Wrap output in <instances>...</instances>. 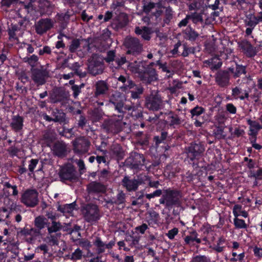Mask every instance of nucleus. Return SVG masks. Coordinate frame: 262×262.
<instances>
[{
    "label": "nucleus",
    "mask_w": 262,
    "mask_h": 262,
    "mask_svg": "<svg viewBox=\"0 0 262 262\" xmlns=\"http://www.w3.org/2000/svg\"><path fill=\"white\" fill-rule=\"evenodd\" d=\"M245 23L247 27L254 28L258 24L256 21V16L253 15H250L246 17Z\"/></svg>",
    "instance_id": "obj_51"
},
{
    "label": "nucleus",
    "mask_w": 262,
    "mask_h": 262,
    "mask_svg": "<svg viewBox=\"0 0 262 262\" xmlns=\"http://www.w3.org/2000/svg\"><path fill=\"white\" fill-rule=\"evenodd\" d=\"M38 57L35 54L32 55L30 57H26L24 58L23 59L25 62L28 63L32 68L36 66L38 62Z\"/></svg>",
    "instance_id": "obj_50"
},
{
    "label": "nucleus",
    "mask_w": 262,
    "mask_h": 262,
    "mask_svg": "<svg viewBox=\"0 0 262 262\" xmlns=\"http://www.w3.org/2000/svg\"><path fill=\"white\" fill-rule=\"evenodd\" d=\"M159 220V214L155 211L149 212L148 215L146 217V221L149 226L158 224Z\"/></svg>",
    "instance_id": "obj_37"
},
{
    "label": "nucleus",
    "mask_w": 262,
    "mask_h": 262,
    "mask_svg": "<svg viewBox=\"0 0 262 262\" xmlns=\"http://www.w3.org/2000/svg\"><path fill=\"white\" fill-rule=\"evenodd\" d=\"M54 8V5L50 1L39 0L38 11L41 16L51 15Z\"/></svg>",
    "instance_id": "obj_22"
},
{
    "label": "nucleus",
    "mask_w": 262,
    "mask_h": 262,
    "mask_svg": "<svg viewBox=\"0 0 262 262\" xmlns=\"http://www.w3.org/2000/svg\"><path fill=\"white\" fill-rule=\"evenodd\" d=\"M234 225L237 229H246L247 225L244 220L239 219L237 217H235L233 220Z\"/></svg>",
    "instance_id": "obj_56"
},
{
    "label": "nucleus",
    "mask_w": 262,
    "mask_h": 262,
    "mask_svg": "<svg viewBox=\"0 0 262 262\" xmlns=\"http://www.w3.org/2000/svg\"><path fill=\"white\" fill-rule=\"evenodd\" d=\"M112 153L118 160L122 159L124 154L121 146L118 144H114L112 146Z\"/></svg>",
    "instance_id": "obj_42"
},
{
    "label": "nucleus",
    "mask_w": 262,
    "mask_h": 262,
    "mask_svg": "<svg viewBox=\"0 0 262 262\" xmlns=\"http://www.w3.org/2000/svg\"><path fill=\"white\" fill-rule=\"evenodd\" d=\"M173 18V11L170 8H166L165 10V15L163 19V22L164 24L168 25L169 24L171 20Z\"/></svg>",
    "instance_id": "obj_54"
},
{
    "label": "nucleus",
    "mask_w": 262,
    "mask_h": 262,
    "mask_svg": "<svg viewBox=\"0 0 262 262\" xmlns=\"http://www.w3.org/2000/svg\"><path fill=\"white\" fill-rule=\"evenodd\" d=\"M214 111H217L214 118V126L216 125H225V122L227 119V113L223 107L220 106H214Z\"/></svg>",
    "instance_id": "obj_23"
},
{
    "label": "nucleus",
    "mask_w": 262,
    "mask_h": 262,
    "mask_svg": "<svg viewBox=\"0 0 262 262\" xmlns=\"http://www.w3.org/2000/svg\"><path fill=\"white\" fill-rule=\"evenodd\" d=\"M93 39L92 37H88L87 38H83L80 37L79 38H73L68 46L69 51L70 53H75L78 49L80 47V44L82 42H84L82 46L83 49H86L87 51H89L91 49V45L92 43Z\"/></svg>",
    "instance_id": "obj_13"
},
{
    "label": "nucleus",
    "mask_w": 262,
    "mask_h": 262,
    "mask_svg": "<svg viewBox=\"0 0 262 262\" xmlns=\"http://www.w3.org/2000/svg\"><path fill=\"white\" fill-rule=\"evenodd\" d=\"M135 90L131 91V97L134 99L140 98V95L143 92V88L141 86H138L136 85Z\"/></svg>",
    "instance_id": "obj_59"
},
{
    "label": "nucleus",
    "mask_w": 262,
    "mask_h": 262,
    "mask_svg": "<svg viewBox=\"0 0 262 262\" xmlns=\"http://www.w3.org/2000/svg\"><path fill=\"white\" fill-rule=\"evenodd\" d=\"M188 15H189V19L194 24H197L199 22L202 23L203 21L202 16L200 14L194 12Z\"/></svg>",
    "instance_id": "obj_58"
},
{
    "label": "nucleus",
    "mask_w": 262,
    "mask_h": 262,
    "mask_svg": "<svg viewBox=\"0 0 262 262\" xmlns=\"http://www.w3.org/2000/svg\"><path fill=\"white\" fill-rule=\"evenodd\" d=\"M4 186V193L7 195L16 196L18 194L17 187L15 185L11 184L10 182H4L2 183Z\"/></svg>",
    "instance_id": "obj_33"
},
{
    "label": "nucleus",
    "mask_w": 262,
    "mask_h": 262,
    "mask_svg": "<svg viewBox=\"0 0 262 262\" xmlns=\"http://www.w3.org/2000/svg\"><path fill=\"white\" fill-rule=\"evenodd\" d=\"M242 52L248 58L254 57L257 54L256 48L247 39H243L238 42Z\"/></svg>",
    "instance_id": "obj_17"
},
{
    "label": "nucleus",
    "mask_w": 262,
    "mask_h": 262,
    "mask_svg": "<svg viewBox=\"0 0 262 262\" xmlns=\"http://www.w3.org/2000/svg\"><path fill=\"white\" fill-rule=\"evenodd\" d=\"M136 86L134 82L130 78L127 80L125 83H123L122 86L121 87V89L123 92H126L133 89Z\"/></svg>",
    "instance_id": "obj_57"
},
{
    "label": "nucleus",
    "mask_w": 262,
    "mask_h": 262,
    "mask_svg": "<svg viewBox=\"0 0 262 262\" xmlns=\"http://www.w3.org/2000/svg\"><path fill=\"white\" fill-rule=\"evenodd\" d=\"M76 244L87 251H89L92 246L91 242L85 238L77 239L76 241Z\"/></svg>",
    "instance_id": "obj_45"
},
{
    "label": "nucleus",
    "mask_w": 262,
    "mask_h": 262,
    "mask_svg": "<svg viewBox=\"0 0 262 262\" xmlns=\"http://www.w3.org/2000/svg\"><path fill=\"white\" fill-rule=\"evenodd\" d=\"M116 52L115 50H109L107 52L106 56L104 58L106 62L110 63L111 62L115 61Z\"/></svg>",
    "instance_id": "obj_61"
},
{
    "label": "nucleus",
    "mask_w": 262,
    "mask_h": 262,
    "mask_svg": "<svg viewBox=\"0 0 262 262\" xmlns=\"http://www.w3.org/2000/svg\"><path fill=\"white\" fill-rule=\"evenodd\" d=\"M20 200L26 207L34 208L39 203L38 192L35 189H27L22 193Z\"/></svg>",
    "instance_id": "obj_6"
},
{
    "label": "nucleus",
    "mask_w": 262,
    "mask_h": 262,
    "mask_svg": "<svg viewBox=\"0 0 262 262\" xmlns=\"http://www.w3.org/2000/svg\"><path fill=\"white\" fill-rule=\"evenodd\" d=\"M125 108L129 111L130 115L135 119H139L142 117V112L137 106L126 107Z\"/></svg>",
    "instance_id": "obj_41"
},
{
    "label": "nucleus",
    "mask_w": 262,
    "mask_h": 262,
    "mask_svg": "<svg viewBox=\"0 0 262 262\" xmlns=\"http://www.w3.org/2000/svg\"><path fill=\"white\" fill-rule=\"evenodd\" d=\"M205 150L204 145L200 142H192L186 148L187 157L188 162L194 168L199 167L198 160Z\"/></svg>",
    "instance_id": "obj_4"
},
{
    "label": "nucleus",
    "mask_w": 262,
    "mask_h": 262,
    "mask_svg": "<svg viewBox=\"0 0 262 262\" xmlns=\"http://www.w3.org/2000/svg\"><path fill=\"white\" fill-rule=\"evenodd\" d=\"M145 161V159L143 154L135 151L129 154L125 163L131 169H138L144 165Z\"/></svg>",
    "instance_id": "obj_10"
},
{
    "label": "nucleus",
    "mask_w": 262,
    "mask_h": 262,
    "mask_svg": "<svg viewBox=\"0 0 262 262\" xmlns=\"http://www.w3.org/2000/svg\"><path fill=\"white\" fill-rule=\"evenodd\" d=\"M31 79L37 85H42L46 82V78L49 76V72L43 69L42 67L40 68H34L31 71Z\"/></svg>",
    "instance_id": "obj_16"
},
{
    "label": "nucleus",
    "mask_w": 262,
    "mask_h": 262,
    "mask_svg": "<svg viewBox=\"0 0 262 262\" xmlns=\"http://www.w3.org/2000/svg\"><path fill=\"white\" fill-rule=\"evenodd\" d=\"M76 203L73 202L70 204H67L63 205H60L58 207V210L62 213H71L75 208Z\"/></svg>",
    "instance_id": "obj_46"
},
{
    "label": "nucleus",
    "mask_w": 262,
    "mask_h": 262,
    "mask_svg": "<svg viewBox=\"0 0 262 262\" xmlns=\"http://www.w3.org/2000/svg\"><path fill=\"white\" fill-rule=\"evenodd\" d=\"M215 127L216 129V130H214V137L217 139H225L226 137V134L224 130L225 125H216Z\"/></svg>",
    "instance_id": "obj_44"
},
{
    "label": "nucleus",
    "mask_w": 262,
    "mask_h": 262,
    "mask_svg": "<svg viewBox=\"0 0 262 262\" xmlns=\"http://www.w3.org/2000/svg\"><path fill=\"white\" fill-rule=\"evenodd\" d=\"M128 23V16L125 13H120L114 20L113 25H115V28L120 29L125 27Z\"/></svg>",
    "instance_id": "obj_28"
},
{
    "label": "nucleus",
    "mask_w": 262,
    "mask_h": 262,
    "mask_svg": "<svg viewBox=\"0 0 262 262\" xmlns=\"http://www.w3.org/2000/svg\"><path fill=\"white\" fill-rule=\"evenodd\" d=\"M41 235V231H38L35 227L33 228L30 226L29 237L27 238V241L32 242Z\"/></svg>",
    "instance_id": "obj_49"
},
{
    "label": "nucleus",
    "mask_w": 262,
    "mask_h": 262,
    "mask_svg": "<svg viewBox=\"0 0 262 262\" xmlns=\"http://www.w3.org/2000/svg\"><path fill=\"white\" fill-rule=\"evenodd\" d=\"M10 126L11 129L15 132H20L24 126V118L17 115L13 116Z\"/></svg>",
    "instance_id": "obj_27"
},
{
    "label": "nucleus",
    "mask_w": 262,
    "mask_h": 262,
    "mask_svg": "<svg viewBox=\"0 0 262 262\" xmlns=\"http://www.w3.org/2000/svg\"><path fill=\"white\" fill-rule=\"evenodd\" d=\"M142 4L143 11L147 14H148L156 6V4L151 0H142Z\"/></svg>",
    "instance_id": "obj_40"
},
{
    "label": "nucleus",
    "mask_w": 262,
    "mask_h": 262,
    "mask_svg": "<svg viewBox=\"0 0 262 262\" xmlns=\"http://www.w3.org/2000/svg\"><path fill=\"white\" fill-rule=\"evenodd\" d=\"M183 52L182 53V56L186 57L188 56L190 54H194L195 51V47H189L186 43L183 44Z\"/></svg>",
    "instance_id": "obj_52"
},
{
    "label": "nucleus",
    "mask_w": 262,
    "mask_h": 262,
    "mask_svg": "<svg viewBox=\"0 0 262 262\" xmlns=\"http://www.w3.org/2000/svg\"><path fill=\"white\" fill-rule=\"evenodd\" d=\"M163 105L162 99L158 93L151 94L145 98V106L150 111H158Z\"/></svg>",
    "instance_id": "obj_12"
},
{
    "label": "nucleus",
    "mask_w": 262,
    "mask_h": 262,
    "mask_svg": "<svg viewBox=\"0 0 262 262\" xmlns=\"http://www.w3.org/2000/svg\"><path fill=\"white\" fill-rule=\"evenodd\" d=\"M48 223V220L43 215H39L36 217L34 221L35 227L40 231L45 227L47 228Z\"/></svg>",
    "instance_id": "obj_35"
},
{
    "label": "nucleus",
    "mask_w": 262,
    "mask_h": 262,
    "mask_svg": "<svg viewBox=\"0 0 262 262\" xmlns=\"http://www.w3.org/2000/svg\"><path fill=\"white\" fill-rule=\"evenodd\" d=\"M215 81L216 83L222 87L227 86L229 82V72L225 70L219 71L216 73Z\"/></svg>",
    "instance_id": "obj_26"
},
{
    "label": "nucleus",
    "mask_w": 262,
    "mask_h": 262,
    "mask_svg": "<svg viewBox=\"0 0 262 262\" xmlns=\"http://www.w3.org/2000/svg\"><path fill=\"white\" fill-rule=\"evenodd\" d=\"M108 84L105 81H98L95 84L94 97H98L100 95L105 94L108 90Z\"/></svg>",
    "instance_id": "obj_29"
},
{
    "label": "nucleus",
    "mask_w": 262,
    "mask_h": 262,
    "mask_svg": "<svg viewBox=\"0 0 262 262\" xmlns=\"http://www.w3.org/2000/svg\"><path fill=\"white\" fill-rule=\"evenodd\" d=\"M53 152L58 157H64L67 154V145L62 142H57L53 146Z\"/></svg>",
    "instance_id": "obj_31"
},
{
    "label": "nucleus",
    "mask_w": 262,
    "mask_h": 262,
    "mask_svg": "<svg viewBox=\"0 0 262 262\" xmlns=\"http://www.w3.org/2000/svg\"><path fill=\"white\" fill-rule=\"evenodd\" d=\"M186 38L190 41H194L199 36V34L194 29L188 27L185 30Z\"/></svg>",
    "instance_id": "obj_48"
},
{
    "label": "nucleus",
    "mask_w": 262,
    "mask_h": 262,
    "mask_svg": "<svg viewBox=\"0 0 262 262\" xmlns=\"http://www.w3.org/2000/svg\"><path fill=\"white\" fill-rule=\"evenodd\" d=\"M198 234L196 231H194L191 233L190 235H187L184 238V241L185 244L191 245L193 244L194 242H195L197 244L201 243V239L197 237Z\"/></svg>",
    "instance_id": "obj_43"
},
{
    "label": "nucleus",
    "mask_w": 262,
    "mask_h": 262,
    "mask_svg": "<svg viewBox=\"0 0 262 262\" xmlns=\"http://www.w3.org/2000/svg\"><path fill=\"white\" fill-rule=\"evenodd\" d=\"M122 185L128 192L136 191L139 186L142 184L143 181L140 179H130L128 176L124 177L121 181Z\"/></svg>",
    "instance_id": "obj_18"
},
{
    "label": "nucleus",
    "mask_w": 262,
    "mask_h": 262,
    "mask_svg": "<svg viewBox=\"0 0 262 262\" xmlns=\"http://www.w3.org/2000/svg\"><path fill=\"white\" fill-rule=\"evenodd\" d=\"M52 114L54 117L53 118H57L59 120V121H57V122L62 123L65 121L66 114L63 112H60L59 110L56 109L55 111H53Z\"/></svg>",
    "instance_id": "obj_55"
},
{
    "label": "nucleus",
    "mask_w": 262,
    "mask_h": 262,
    "mask_svg": "<svg viewBox=\"0 0 262 262\" xmlns=\"http://www.w3.org/2000/svg\"><path fill=\"white\" fill-rule=\"evenodd\" d=\"M135 32L138 35H141L142 38L145 40L148 41L151 38V29L148 27H136L135 29Z\"/></svg>",
    "instance_id": "obj_30"
},
{
    "label": "nucleus",
    "mask_w": 262,
    "mask_h": 262,
    "mask_svg": "<svg viewBox=\"0 0 262 262\" xmlns=\"http://www.w3.org/2000/svg\"><path fill=\"white\" fill-rule=\"evenodd\" d=\"M54 27V21L49 18H41L35 22L34 28L35 32L39 35H42Z\"/></svg>",
    "instance_id": "obj_15"
},
{
    "label": "nucleus",
    "mask_w": 262,
    "mask_h": 262,
    "mask_svg": "<svg viewBox=\"0 0 262 262\" xmlns=\"http://www.w3.org/2000/svg\"><path fill=\"white\" fill-rule=\"evenodd\" d=\"M84 86V84H81L80 85L74 84L71 86V89L73 92V96L74 98H77L79 94L81 92V89Z\"/></svg>",
    "instance_id": "obj_63"
},
{
    "label": "nucleus",
    "mask_w": 262,
    "mask_h": 262,
    "mask_svg": "<svg viewBox=\"0 0 262 262\" xmlns=\"http://www.w3.org/2000/svg\"><path fill=\"white\" fill-rule=\"evenodd\" d=\"M229 71L232 73L234 78L239 77L242 74H246V67L235 63V68L232 67L228 69Z\"/></svg>",
    "instance_id": "obj_34"
},
{
    "label": "nucleus",
    "mask_w": 262,
    "mask_h": 262,
    "mask_svg": "<svg viewBox=\"0 0 262 262\" xmlns=\"http://www.w3.org/2000/svg\"><path fill=\"white\" fill-rule=\"evenodd\" d=\"M22 21H19L18 25H12L11 28L8 30L9 40L15 43L19 42L18 37L23 34L21 27L23 26Z\"/></svg>",
    "instance_id": "obj_20"
},
{
    "label": "nucleus",
    "mask_w": 262,
    "mask_h": 262,
    "mask_svg": "<svg viewBox=\"0 0 262 262\" xmlns=\"http://www.w3.org/2000/svg\"><path fill=\"white\" fill-rule=\"evenodd\" d=\"M104 69L103 63L97 59H93L89 62L88 70L94 76L102 73Z\"/></svg>",
    "instance_id": "obj_25"
},
{
    "label": "nucleus",
    "mask_w": 262,
    "mask_h": 262,
    "mask_svg": "<svg viewBox=\"0 0 262 262\" xmlns=\"http://www.w3.org/2000/svg\"><path fill=\"white\" fill-rule=\"evenodd\" d=\"M72 145L74 152L81 156L89 151L91 146V142L88 138L80 136L75 138L72 142Z\"/></svg>",
    "instance_id": "obj_7"
},
{
    "label": "nucleus",
    "mask_w": 262,
    "mask_h": 262,
    "mask_svg": "<svg viewBox=\"0 0 262 262\" xmlns=\"http://www.w3.org/2000/svg\"><path fill=\"white\" fill-rule=\"evenodd\" d=\"M168 133L166 131H162L160 136H157L154 137V141L156 145H159L161 143H163L167 137Z\"/></svg>",
    "instance_id": "obj_53"
},
{
    "label": "nucleus",
    "mask_w": 262,
    "mask_h": 262,
    "mask_svg": "<svg viewBox=\"0 0 262 262\" xmlns=\"http://www.w3.org/2000/svg\"><path fill=\"white\" fill-rule=\"evenodd\" d=\"M227 245V241L223 237L219 238L216 246H214V250L217 252H222L224 251Z\"/></svg>",
    "instance_id": "obj_47"
},
{
    "label": "nucleus",
    "mask_w": 262,
    "mask_h": 262,
    "mask_svg": "<svg viewBox=\"0 0 262 262\" xmlns=\"http://www.w3.org/2000/svg\"><path fill=\"white\" fill-rule=\"evenodd\" d=\"M61 236V233H49L47 236L48 243L51 246H57L58 245L59 239Z\"/></svg>",
    "instance_id": "obj_38"
},
{
    "label": "nucleus",
    "mask_w": 262,
    "mask_h": 262,
    "mask_svg": "<svg viewBox=\"0 0 262 262\" xmlns=\"http://www.w3.org/2000/svg\"><path fill=\"white\" fill-rule=\"evenodd\" d=\"M115 238H114L108 244H105L101 240L99 236H96L93 241V245L96 248V253L99 255L104 253L106 249H112L113 246H115Z\"/></svg>",
    "instance_id": "obj_19"
},
{
    "label": "nucleus",
    "mask_w": 262,
    "mask_h": 262,
    "mask_svg": "<svg viewBox=\"0 0 262 262\" xmlns=\"http://www.w3.org/2000/svg\"><path fill=\"white\" fill-rule=\"evenodd\" d=\"M72 15V14H70L69 10H67L64 13H57L55 17V21L58 23L60 31V35L58 36V39H61L62 36H64L69 39L72 38L70 37H68L64 34H62L61 32V31L67 28Z\"/></svg>",
    "instance_id": "obj_14"
},
{
    "label": "nucleus",
    "mask_w": 262,
    "mask_h": 262,
    "mask_svg": "<svg viewBox=\"0 0 262 262\" xmlns=\"http://www.w3.org/2000/svg\"><path fill=\"white\" fill-rule=\"evenodd\" d=\"M125 202V194L121 191L116 196V199L114 201V203L116 205H120L124 203Z\"/></svg>",
    "instance_id": "obj_64"
},
{
    "label": "nucleus",
    "mask_w": 262,
    "mask_h": 262,
    "mask_svg": "<svg viewBox=\"0 0 262 262\" xmlns=\"http://www.w3.org/2000/svg\"><path fill=\"white\" fill-rule=\"evenodd\" d=\"M70 94L64 88L59 87L54 89L50 95L51 102L53 103H60L66 104L70 100Z\"/></svg>",
    "instance_id": "obj_9"
},
{
    "label": "nucleus",
    "mask_w": 262,
    "mask_h": 262,
    "mask_svg": "<svg viewBox=\"0 0 262 262\" xmlns=\"http://www.w3.org/2000/svg\"><path fill=\"white\" fill-rule=\"evenodd\" d=\"M182 193L178 189L168 188L164 190V193L159 200L161 204L167 208H171L173 206H179L181 202Z\"/></svg>",
    "instance_id": "obj_2"
},
{
    "label": "nucleus",
    "mask_w": 262,
    "mask_h": 262,
    "mask_svg": "<svg viewBox=\"0 0 262 262\" xmlns=\"http://www.w3.org/2000/svg\"><path fill=\"white\" fill-rule=\"evenodd\" d=\"M115 61L117 65L116 68H119L126 63H128V66L130 63L127 60L125 56L116 57Z\"/></svg>",
    "instance_id": "obj_62"
},
{
    "label": "nucleus",
    "mask_w": 262,
    "mask_h": 262,
    "mask_svg": "<svg viewBox=\"0 0 262 262\" xmlns=\"http://www.w3.org/2000/svg\"><path fill=\"white\" fill-rule=\"evenodd\" d=\"M124 45L127 49V54L138 56L143 50V45L140 40L136 37H128L125 39Z\"/></svg>",
    "instance_id": "obj_8"
},
{
    "label": "nucleus",
    "mask_w": 262,
    "mask_h": 262,
    "mask_svg": "<svg viewBox=\"0 0 262 262\" xmlns=\"http://www.w3.org/2000/svg\"><path fill=\"white\" fill-rule=\"evenodd\" d=\"M62 225L59 222L52 221L51 224L48 223L47 230L49 233H58L62 229Z\"/></svg>",
    "instance_id": "obj_36"
},
{
    "label": "nucleus",
    "mask_w": 262,
    "mask_h": 262,
    "mask_svg": "<svg viewBox=\"0 0 262 262\" xmlns=\"http://www.w3.org/2000/svg\"><path fill=\"white\" fill-rule=\"evenodd\" d=\"M86 190L88 193L91 195L100 194L106 192V187L100 182L92 181L87 185Z\"/></svg>",
    "instance_id": "obj_21"
},
{
    "label": "nucleus",
    "mask_w": 262,
    "mask_h": 262,
    "mask_svg": "<svg viewBox=\"0 0 262 262\" xmlns=\"http://www.w3.org/2000/svg\"><path fill=\"white\" fill-rule=\"evenodd\" d=\"M110 103H112L115 108V110L119 113L118 115H122V119L124 117V112L123 111V102L121 100L118 101L115 97H111L110 100Z\"/></svg>",
    "instance_id": "obj_39"
},
{
    "label": "nucleus",
    "mask_w": 262,
    "mask_h": 262,
    "mask_svg": "<svg viewBox=\"0 0 262 262\" xmlns=\"http://www.w3.org/2000/svg\"><path fill=\"white\" fill-rule=\"evenodd\" d=\"M126 123L123 121L122 115H115L111 118L105 119L101 128L107 134L116 135L123 130Z\"/></svg>",
    "instance_id": "obj_3"
},
{
    "label": "nucleus",
    "mask_w": 262,
    "mask_h": 262,
    "mask_svg": "<svg viewBox=\"0 0 262 262\" xmlns=\"http://www.w3.org/2000/svg\"><path fill=\"white\" fill-rule=\"evenodd\" d=\"M58 174L61 181L64 183L67 181L73 182L77 179L75 168L71 164H67L62 166Z\"/></svg>",
    "instance_id": "obj_11"
},
{
    "label": "nucleus",
    "mask_w": 262,
    "mask_h": 262,
    "mask_svg": "<svg viewBox=\"0 0 262 262\" xmlns=\"http://www.w3.org/2000/svg\"><path fill=\"white\" fill-rule=\"evenodd\" d=\"M155 66L154 62L147 64L143 62L136 61L129 64L128 70L143 83L149 84L158 79V74Z\"/></svg>",
    "instance_id": "obj_1"
},
{
    "label": "nucleus",
    "mask_w": 262,
    "mask_h": 262,
    "mask_svg": "<svg viewBox=\"0 0 262 262\" xmlns=\"http://www.w3.org/2000/svg\"><path fill=\"white\" fill-rule=\"evenodd\" d=\"M204 111L205 109L203 107L197 105L193 108L191 109L190 112L192 116V118H193L194 116L198 117L200 115L203 114L204 113Z\"/></svg>",
    "instance_id": "obj_60"
},
{
    "label": "nucleus",
    "mask_w": 262,
    "mask_h": 262,
    "mask_svg": "<svg viewBox=\"0 0 262 262\" xmlns=\"http://www.w3.org/2000/svg\"><path fill=\"white\" fill-rule=\"evenodd\" d=\"M165 114L168 116L167 120L170 126H178L182 123L181 118L174 112L170 111Z\"/></svg>",
    "instance_id": "obj_32"
},
{
    "label": "nucleus",
    "mask_w": 262,
    "mask_h": 262,
    "mask_svg": "<svg viewBox=\"0 0 262 262\" xmlns=\"http://www.w3.org/2000/svg\"><path fill=\"white\" fill-rule=\"evenodd\" d=\"M81 211L85 221L91 224L97 222L101 216L98 206L93 203L85 204Z\"/></svg>",
    "instance_id": "obj_5"
},
{
    "label": "nucleus",
    "mask_w": 262,
    "mask_h": 262,
    "mask_svg": "<svg viewBox=\"0 0 262 262\" xmlns=\"http://www.w3.org/2000/svg\"><path fill=\"white\" fill-rule=\"evenodd\" d=\"M221 42L220 39H218L214 35V52L215 51L216 43ZM228 55L224 52H221L220 55H217L214 53V70L220 69L223 64V60L227 59Z\"/></svg>",
    "instance_id": "obj_24"
}]
</instances>
